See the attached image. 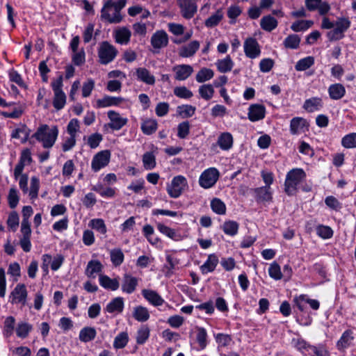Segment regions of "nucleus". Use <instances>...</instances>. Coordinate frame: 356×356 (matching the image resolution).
<instances>
[{
    "instance_id": "obj_37",
    "label": "nucleus",
    "mask_w": 356,
    "mask_h": 356,
    "mask_svg": "<svg viewBox=\"0 0 356 356\" xmlns=\"http://www.w3.org/2000/svg\"><path fill=\"white\" fill-rule=\"evenodd\" d=\"M143 167L145 170H150L156 167V157L152 152H147L143 156Z\"/></svg>"
},
{
    "instance_id": "obj_49",
    "label": "nucleus",
    "mask_w": 356,
    "mask_h": 356,
    "mask_svg": "<svg viewBox=\"0 0 356 356\" xmlns=\"http://www.w3.org/2000/svg\"><path fill=\"white\" fill-rule=\"evenodd\" d=\"M111 260L115 266L121 265L124 261V254L121 249H113L110 252Z\"/></svg>"
},
{
    "instance_id": "obj_7",
    "label": "nucleus",
    "mask_w": 356,
    "mask_h": 356,
    "mask_svg": "<svg viewBox=\"0 0 356 356\" xmlns=\"http://www.w3.org/2000/svg\"><path fill=\"white\" fill-rule=\"evenodd\" d=\"M106 1L104 2V6L101 10V18L109 23H120L122 19V17L120 15L121 10H118L117 12L116 6L115 5L112 6H107L106 8Z\"/></svg>"
},
{
    "instance_id": "obj_4",
    "label": "nucleus",
    "mask_w": 356,
    "mask_h": 356,
    "mask_svg": "<svg viewBox=\"0 0 356 356\" xmlns=\"http://www.w3.org/2000/svg\"><path fill=\"white\" fill-rule=\"evenodd\" d=\"M118 54L116 48L105 41L103 42L98 50V56L100 63L107 65L112 62Z\"/></svg>"
},
{
    "instance_id": "obj_24",
    "label": "nucleus",
    "mask_w": 356,
    "mask_h": 356,
    "mask_svg": "<svg viewBox=\"0 0 356 356\" xmlns=\"http://www.w3.org/2000/svg\"><path fill=\"white\" fill-rule=\"evenodd\" d=\"M330 97L334 100L341 99L346 94V89L341 83H334L328 88Z\"/></svg>"
},
{
    "instance_id": "obj_6",
    "label": "nucleus",
    "mask_w": 356,
    "mask_h": 356,
    "mask_svg": "<svg viewBox=\"0 0 356 356\" xmlns=\"http://www.w3.org/2000/svg\"><path fill=\"white\" fill-rule=\"evenodd\" d=\"M219 176V171L216 168H209L200 175L199 184L203 188H210L216 184Z\"/></svg>"
},
{
    "instance_id": "obj_58",
    "label": "nucleus",
    "mask_w": 356,
    "mask_h": 356,
    "mask_svg": "<svg viewBox=\"0 0 356 356\" xmlns=\"http://www.w3.org/2000/svg\"><path fill=\"white\" fill-rule=\"evenodd\" d=\"M92 190L98 193L102 197H112L115 195V190L111 188H104L102 185H97L92 188Z\"/></svg>"
},
{
    "instance_id": "obj_32",
    "label": "nucleus",
    "mask_w": 356,
    "mask_h": 356,
    "mask_svg": "<svg viewBox=\"0 0 356 356\" xmlns=\"http://www.w3.org/2000/svg\"><path fill=\"white\" fill-rule=\"evenodd\" d=\"M218 70L221 73L230 72L234 67V62L229 55L223 59H219L216 63Z\"/></svg>"
},
{
    "instance_id": "obj_46",
    "label": "nucleus",
    "mask_w": 356,
    "mask_h": 356,
    "mask_svg": "<svg viewBox=\"0 0 356 356\" xmlns=\"http://www.w3.org/2000/svg\"><path fill=\"white\" fill-rule=\"evenodd\" d=\"M211 207L213 212L218 215H224L226 213L225 204L219 198H213L211 201Z\"/></svg>"
},
{
    "instance_id": "obj_13",
    "label": "nucleus",
    "mask_w": 356,
    "mask_h": 356,
    "mask_svg": "<svg viewBox=\"0 0 356 356\" xmlns=\"http://www.w3.org/2000/svg\"><path fill=\"white\" fill-rule=\"evenodd\" d=\"M168 44V36L165 31H157L151 38V44L154 49H160Z\"/></svg>"
},
{
    "instance_id": "obj_42",
    "label": "nucleus",
    "mask_w": 356,
    "mask_h": 356,
    "mask_svg": "<svg viewBox=\"0 0 356 356\" xmlns=\"http://www.w3.org/2000/svg\"><path fill=\"white\" fill-rule=\"evenodd\" d=\"M314 64V58L313 56H307L299 60L296 65L295 69L297 71H305L309 69Z\"/></svg>"
},
{
    "instance_id": "obj_38",
    "label": "nucleus",
    "mask_w": 356,
    "mask_h": 356,
    "mask_svg": "<svg viewBox=\"0 0 356 356\" xmlns=\"http://www.w3.org/2000/svg\"><path fill=\"white\" fill-rule=\"evenodd\" d=\"M131 31L127 28H122L116 31V42L121 44H127L130 40Z\"/></svg>"
},
{
    "instance_id": "obj_48",
    "label": "nucleus",
    "mask_w": 356,
    "mask_h": 356,
    "mask_svg": "<svg viewBox=\"0 0 356 356\" xmlns=\"http://www.w3.org/2000/svg\"><path fill=\"white\" fill-rule=\"evenodd\" d=\"M195 107L192 105L185 104L179 106L177 108V113L182 118H190L195 113Z\"/></svg>"
},
{
    "instance_id": "obj_50",
    "label": "nucleus",
    "mask_w": 356,
    "mask_h": 356,
    "mask_svg": "<svg viewBox=\"0 0 356 356\" xmlns=\"http://www.w3.org/2000/svg\"><path fill=\"white\" fill-rule=\"evenodd\" d=\"M313 24L312 20H298L292 24L291 29L295 32L302 31L310 28Z\"/></svg>"
},
{
    "instance_id": "obj_35",
    "label": "nucleus",
    "mask_w": 356,
    "mask_h": 356,
    "mask_svg": "<svg viewBox=\"0 0 356 356\" xmlns=\"http://www.w3.org/2000/svg\"><path fill=\"white\" fill-rule=\"evenodd\" d=\"M239 224L234 220H227L222 225L221 229L227 235L234 236L238 234Z\"/></svg>"
},
{
    "instance_id": "obj_30",
    "label": "nucleus",
    "mask_w": 356,
    "mask_h": 356,
    "mask_svg": "<svg viewBox=\"0 0 356 356\" xmlns=\"http://www.w3.org/2000/svg\"><path fill=\"white\" fill-rule=\"evenodd\" d=\"M124 309V300L121 297L113 298L106 307V311L108 313H121Z\"/></svg>"
},
{
    "instance_id": "obj_31",
    "label": "nucleus",
    "mask_w": 356,
    "mask_h": 356,
    "mask_svg": "<svg viewBox=\"0 0 356 356\" xmlns=\"http://www.w3.org/2000/svg\"><path fill=\"white\" fill-rule=\"evenodd\" d=\"M100 285L106 289L115 291L119 288V282L117 279H111L107 275H100L99 277Z\"/></svg>"
},
{
    "instance_id": "obj_1",
    "label": "nucleus",
    "mask_w": 356,
    "mask_h": 356,
    "mask_svg": "<svg viewBox=\"0 0 356 356\" xmlns=\"http://www.w3.org/2000/svg\"><path fill=\"white\" fill-rule=\"evenodd\" d=\"M350 24V21L346 17H339L335 22H332L325 17L322 20L321 28L331 29L326 36L330 41H337L344 37V33L349 29Z\"/></svg>"
},
{
    "instance_id": "obj_54",
    "label": "nucleus",
    "mask_w": 356,
    "mask_h": 356,
    "mask_svg": "<svg viewBox=\"0 0 356 356\" xmlns=\"http://www.w3.org/2000/svg\"><path fill=\"white\" fill-rule=\"evenodd\" d=\"M173 92L175 95L181 99H188L191 98L193 95L192 91L185 86L175 87Z\"/></svg>"
},
{
    "instance_id": "obj_9",
    "label": "nucleus",
    "mask_w": 356,
    "mask_h": 356,
    "mask_svg": "<svg viewBox=\"0 0 356 356\" xmlns=\"http://www.w3.org/2000/svg\"><path fill=\"white\" fill-rule=\"evenodd\" d=\"M199 0H177L181 15L186 19L192 18L197 12V1Z\"/></svg>"
},
{
    "instance_id": "obj_47",
    "label": "nucleus",
    "mask_w": 356,
    "mask_h": 356,
    "mask_svg": "<svg viewBox=\"0 0 356 356\" xmlns=\"http://www.w3.org/2000/svg\"><path fill=\"white\" fill-rule=\"evenodd\" d=\"M198 92L202 99L208 101L213 97L214 89L211 84H204L200 86Z\"/></svg>"
},
{
    "instance_id": "obj_36",
    "label": "nucleus",
    "mask_w": 356,
    "mask_h": 356,
    "mask_svg": "<svg viewBox=\"0 0 356 356\" xmlns=\"http://www.w3.org/2000/svg\"><path fill=\"white\" fill-rule=\"evenodd\" d=\"M133 316L139 322H145L149 318V313L146 307L137 306L134 309Z\"/></svg>"
},
{
    "instance_id": "obj_25",
    "label": "nucleus",
    "mask_w": 356,
    "mask_h": 356,
    "mask_svg": "<svg viewBox=\"0 0 356 356\" xmlns=\"http://www.w3.org/2000/svg\"><path fill=\"white\" fill-rule=\"evenodd\" d=\"M200 47V43L197 40L192 41L187 45L182 47L179 52L181 57L188 58L193 56Z\"/></svg>"
},
{
    "instance_id": "obj_53",
    "label": "nucleus",
    "mask_w": 356,
    "mask_h": 356,
    "mask_svg": "<svg viewBox=\"0 0 356 356\" xmlns=\"http://www.w3.org/2000/svg\"><path fill=\"white\" fill-rule=\"evenodd\" d=\"M129 337L127 332H121L118 334L113 342V346L117 348H123L128 343Z\"/></svg>"
},
{
    "instance_id": "obj_61",
    "label": "nucleus",
    "mask_w": 356,
    "mask_h": 356,
    "mask_svg": "<svg viewBox=\"0 0 356 356\" xmlns=\"http://www.w3.org/2000/svg\"><path fill=\"white\" fill-rule=\"evenodd\" d=\"M207 333L204 327H197V341L202 349L207 346Z\"/></svg>"
},
{
    "instance_id": "obj_41",
    "label": "nucleus",
    "mask_w": 356,
    "mask_h": 356,
    "mask_svg": "<svg viewBox=\"0 0 356 356\" xmlns=\"http://www.w3.org/2000/svg\"><path fill=\"white\" fill-rule=\"evenodd\" d=\"M214 72L209 68L203 67L196 74L195 79L198 83H204L213 78Z\"/></svg>"
},
{
    "instance_id": "obj_57",
    "label": "nucleus",
    "mask_w": 356,
    "mask_h": 356,
    "mask_svg": "<svg viewBox=\"0 0 356 356\" xmlns=\"http://www.w3.org/2000/svg\"><path fill=\"white\" fill-rule=\"evenodd\" d=\"M149 337V329L144 325L137 332L136 342L138 344H143Z\"/></svg>"
},
{
    "instance_id": "obj_18",
    "label": "nucleus",
    "mask_w": 356,
    "mask_h": 356,
    "mask_svg": "<svg viewBox=\"0 0 356 356\" xmlns=\"http://www.w3.org/2000/svg\"><path fill=\"white\" fill-rule=\"evenodd\" d=\"M266 108L262 104H252L248 109V118L252 122L262 120L265 117Z\"/></svg>"
},
{
    "instance_id": "obj_23",
    "label": "nucleus",
    "mask_w": 356,
    "mask_h": 356,
    "mask_svg": "<svg viewBox=\"0 0 356 356\" xmlns=\"http://www.w3.org/2000/svg\"><path fill=\"white\" fill-rule=\"evenodd\" d=\"M138 284V280L130 275L125 274L122 284V290L129 294L132 293Z\"/></svg>"
},
{
    "instance_id": "obj_15",
    "label": "nucleus",
    "mask_w": 356,
    "mask_h": 356,
    "mask_svg": "<svg viewBox=\"0 0 356 356\" xmlns=\"http://www.w3.org/2000/svg\"><path fill=\"white\" fill-rule=\"evenodd\" d=\"M108 118L111 121L108 125L113 130H120L127 122V118H122L118 113L114 111H109L108 112Z\"/></svg>"
},
{
    "instance_id": "obj_64",
    "label": "nucleus",
    "mask_w": 356,
    "mask_h": 356,
    "mask_svg": "<svg viewBox=\"0 0 356 356\" xmlns=\"http://www.w3.org/2000/svg\"><path fill=\"white\" fill-rule=\"evenodd\" d=\"M325 204L330 209L339 211L342 208L341 203L334 196H327L325 200Z\"/></svg>"
},
{
    "instance_id": "obj_3",
    "label": "nucleus",
    "mask_w": 356,
    "mask_h": 356,
    "mask_svg": "<svg viewBox=\"0 0 356 356\" xmlns=\"http://www.w3.org/2000/svg\"><path fill=\"white\" fill-rule=\"evenodd\" d=\"M58 134V130L56 127H49L48 125L44 124L38 129L33 136L38 141L42 142L44 148H50L55 143Z\"/></svg>"
},
{
    "instance_id": "obj_10",
    "label": "nucleus",
    "mask_w": 356,
    "mask_h": 356,
    "mask_svg": "<svg viewBox=\"0 0 356 356\" xmlns=\"http://www.w3.org/2000/svg\"><path fill=\"white\" fill-rule=\"evenodd\" d=\"M27 298V290L24 284H18L10 293V302L12 304L21 303L23 305H26Z\"/></svg>"
},
{
    "instance_id": "obj_14",
    "label": "nucleus",
    "mask_w": 356,
    "mask_h": 356,
    "mask_svg": "<svg viewBox=\"0 0 356 356\" xmlns=\"http://www.w3.org/2000/svg\"><path fill=\"white\" fill-rule=\"evenodd\" d=\"M172 71L175 73L176 80L184 81L193 74V68L190 65L182 64L174 66Z\"/></svg>"
},
{
    "instance_id": "obj_26",
    "label": "nucleus",
    "mask_w": 356,
    "mask_h": 356,
    "mask_svg": "<svg viewBox=\"0 0 356 356\" xmlns=\"http://www.w3.org/2000/svg\"><path fill=\"white\" fill-rule=\"evenodd\" d=\"M322 106V99L319 97H312L306 99L303 104V108L309 113L318 111L321 108Z\"/></svg>"
},
{
    "instance_id": "obj_29",
    "label": "nucleus",
    "mask_w": 356,
    "mask_h": 356,
    "mask_svg": "<svg viewBox=\"0 0 356 356\" xmlns=\"http://www.w3.org/2000/svg\"><path fill=\"white\" fill-rule=\"evenodd\" d=\"M218 263V259L215 254H210L207 261L200 266L201 272L203 274L213 272Z\"/></svg>"
},
{
    "instance_id": "obj_55",
    "label": "nucleus",
    "mask_w": 356,
    "mask_h": 356,
    "mask_svg": "<svg viewBox=\"0 0 356 356\" xmlns=\"http://www.w3.org/2000/svg\"><path fill=\"white\" fill-rule=\"evenodd\" d=\"M341 145L346 148L356 147V133H351L343 137Z\"/></svg>"
},
{
    "instance_id": "obj_27",
    "label": "nucleus",
    "mask_w": 356,
    "mask_h": 356,
    "mask_svg": "<svg viewBox=\"0 0 356 356\" xmlns=\"http://www.w3.org/2000/svg\"><path fill=\"white\" fill-rule=\"evenodd\" d=\"M217 143L221 149L229 150L233 145V137L228 132L222 133L219 136Z\"/></svg>"
},
{
    "instance_id": "obj_17",
    "label": "nucleus",
    "mask_w": 356,
    "mask_h": 356,
    "mask_svg": "<svg viewBox=\"0 0 356 356\" xmlns=\"http://www.w3.org/2000/svg\"><path fill=\"white\" fill-rule=\"evenodd\" d=\"M252 191L257 202H265L272 200V192L269 186L259 187Z\"/></svg>"
},
{
    "instance_id": "obj_20",
    "label": "nucleus",
    "mask_w": 356,
    "mask_h": 356,
    "mask_svg": "<svg viewBox=\"0 0 356 356\" xmlns=\"http://www.w3.org/2000/svg\"><path fill=\"white\" fill-rule=\"evenodd\" d=\"M354 339L353 333L350 330H346L337 343V347L339 350H343L353 344Z\"/></svg>"
},
{
    "instance_id": "obj_39",
    "label": "nucleus",
    "mask_w": 356,
    "mask_h": 356,
    "mask_svg": "<svg viewBox=\"0 0 356 356\" xmlns=\"http://www.w3.org/2000/svg\"><path fill=\"white\" fill-rule=\"evenodd\" d=\"M157 125L155 120L148 119L142 123L141 129L145 134L151 135L156 131Z\"/></svg>"
},
{
    "instance_id": "obj_34",
    "label": "nucleus",
    "mask_w": 356,
    "mask_h": 356,
    "mask_svg": "<svg viewBox=\"0 0 356 356\" xmlns=\"http://www.w3.org/2000/svg\"><path fill=\"white\" fill-rule=\"evenodd\" d=\"M277 19L271 15L264 16L260 20L261 29L266 31L270 32L277 26Z\"/></svg>"
},
{
    "instance_id": "obj_19",
    "label": "nucleus",
    "mask_w": 356,
    "mask_h": 356,
    "mask_svg": "<svg viewBox=\"0 0 356 356\" xmlns=\"http://www.w3.org/2000/svg\"><path fill=\"white\" fill-rule=\"evenodd\" d=\"M308 127L307 120L300 117H296L290 122V132L293 135L299 134L304 131L305 127Z\"/></svg>"
},
{
    "instance_id": "obj_12",
    "label": "nucleus",
    "mask_w": 356,
    "mask_h": 356,
    "mask_svg": "<svg viewBox=\"0 0 356 356\" xmlns=\"http://www.w3.org/2000/svg\"><path fill=\"white\" fill-rule=\"evenodd\" d=\"M32 162L31 152L29 149H24L20 156L19 161L16 165L14 170V176L17 179L22 174L25 165H29Z\"/></svg>"
},
{
    "instance_id": "obj_56",
    "label": "nucleus",
    "mask_w": 356,
    "mask_h": 356,
    "mask_svg": "<svg viewBox=\"0 0 356 356\" xmlns=\"http://www.w3.org/2000/svg\"><path fill=\"white\" fill-rule=\"evenodd\" d=\"M223 15L220 10H217L214 14L211 15L205 22L207 27H213L218 24L222 19Z\"/></svg>"
},
{
    "instance_id": "obj_21",
    "label": "nucleus",
    "mask_w": 356,
    "mask_h": 356,
    "mask_svg": "<svg viewBox=\"0 0 356 356\" xmlns=\"http://www.w3.org/2000/svg\"><path fill=\"white\" fill-rule=\"evenodd\" d=\"M142 294L143 297L154 306H161L164 302V300L155 291L143 289Z\"/></svg>"
},
{
    "instance_id": "obj_60",
    "label": "nucleus",
    "mask_w": 356,
    "mask_h": 356,
    "mask_svg": "<svg viewBox=\"0 0 356 356\" xmlns=\"http://www.w3.org/2000/svg\"><path fill=\"white\" fill-rule=\"evenodd\" d=\"M268 273L270 277L275 280H280L282 277L280 266L275 262L270 264L268 268Z\"/></svg>"
},
{
    "instance_id": "obj_16",
    "label": "nucleus",
    "mask_w": 356,
    "mask_h": 356,
    "mask_svg": "<svg viewBox=\"0 0 356 356\" xmlns=\"http://www.w3.org/2000/svg\"><path fill=\"white\" fill-rule=\"evenodd\" d=\"M135 75L138 81L145 84L153 86L155 83V76L145 67L136 68Z\"/></svg>"
},
{
    "instance_id": "obj_59",
    "label": "nucleus",
    "mask_w": 356,
    "mask_h": 356,
    "mask_svg": "<svg viewBox=\"0 0 356 356\" xmlns=\"http://www.w3.org/2000/svg\"><path fill=\"white\" fill-rule=\"evenodd\" d=\"M190 132V124L188 121L182 122L177 126V136L179 138H186Z\"/></svg>"
},
{
    "instance_id": "obj_22",
    "label": "nucleus",
    "mask_w": 356,
    "mask_h": 356,
    "mask_svg": "<svg viewBox=\"0 0 356 356\" xmlns=\"http://www.w3.org/2000/svg\"><path fill=\"white\" fill-rule=\"evenodd\" d=\"M124 101L120 97H111L108 95L104 96L102 99L97 100V106L99 108H104L112 106H118Z\"/></svg>"
},
{
    "instance_id": "obj_5",
    "label": "nucleus",
    "mask_w": 356,
    "mask_h": 356,
    "mask_svg": "<svg viewBox=\"0 0 356 356\" xmlns=\"http://www.w3.org/2000/svg\"><path fill=\"white\" fill-rule=\"evenodd\" d=\"M188 186L186 179L182 175H177L173 177L170 184L167 186V192L172 198L179 197L183 193L184 188Z\"/></svg>"
},
{
    "instance_id": "obj_62",
    "label": "nucleus",
    "mask_w": 356,
    "mask_h": 356,
    "mask_svg": "<svg viewBox=\"0 0 356 356\" xmlns=\"http://www.w3.org/2000/svg\"><path fill=\"white\" fill-rule=\"evenodd\" d=\"M317 234L323 238H330L333 236V231L329 226L318 225L316 227Z\"/></svg>"
},
{
    "instance_id": "obj_52",
    "label": "nucleus",
    "mask_w": 356,
    "mask_h": 356,
    "mask_svg": "<svg viewBox=\"0 0 356 356\" xmlns=\"http://www.w3.org/2000/svg\"><path fill=\"white\" fill-rule=\"evenodd\" d=\"M89 226L95 229L102 234H105L107 232L106 226L102 218H95L90 221Z\"/></svg>"
},
{
    "instance_id": "obj_63",
    "label": "nucleus",
    "mask_w": 356,
    "mask_h": 356,
    "mask_svg": "<svg viewBox=\"0 0 356 356\" xmlns=\"http://www.w3.org/2000/svg\"><path fill=\"white\" fill-rule=\"evenodd\" d=\"M8 201L9 207L11 209H14L17 207L19 202V196L17 191L15 188H11L9 191L8 195Z\"/></svg>"
},
{
    "instance_id": "obj_2",
    "label": "nucleus",
    "mask_w": 356,
    "mask_h": 356,
    "mask_svg": "<svg viewBox=\"0 0 356 356\" xmlns=\"http://www.w3.org/2000/svg\"><path fill=\"white\" fill-rule=\"evenodd\" d=\"M306 178L305 171L301 168H293L287 172L284 181V191L288 195H293L298 191V186Z\"/></svg>"
},
{
    "instance_id": "obj_44",
    "label": "nucleus",
    "mask_w": 356,
    "mask_h": 356,
    "mask_svg": "<svg viewBox=\"0 0 356 356\" xmlns=\"http://www.w3.org/2000/svg\"><path fill=\"white\" fill-rule=\"evenodd\" d=\"M15 325V318L12 316H8L3 323V334L6 337H10L14 332Z\"/></svg>"
},
{
    "instance_id": "obj_45",
    "label": "nucleus",
    "mask_w": 356,
    "mask_h": 356,
    "mask_svg": "<svg viewBox=\"0 0 356 356\" xmlns=\"http://www.w3.org/2000/svg\"><path fill=\"white\" fill-rule=\"evenodd\" d=\"M32 328V325L28 323H19L16 327L17 336L19 338L24 339L28 337Z\"/></svg>"
},
{
    "instance_id": "obj_11",
    "label": "nucleus",
    "mask_w": 356,
    "mask_h": 356,
    "mask_svg": "<svg viewBox=\"0 0 356 356\" xmlns=\"http://www.w3.org/2000/svg\"><path fill=\"white\" fill-rule=\"evenodd\" d=\"M243 47L245 56L250 58H256L261 54L259 44L254 38H248L244 42Z\"/></svg>"
},
{
    "instance_id": "obj_28",
    "label": "nucleus",
    "mask_w": 356,
    "mask_h": 356,
    "mask_svg": "<svg viewBox=\"0 0 356 356\" xmlns=\"http://www.w3.org/2000/svg\"><path fill=\"white\" fill-rule=\"evenodd\" d=\"M97 335L96 330L92 327H84L80 330L79 339L81 341L87 343L94 340Z\"/></svg>"
},
{
    "instance_id": "obj_51",
    "label": "nucleus",
    "mask_w": 356,
    "mask_h": 356,
    "mask_svg": "<svg viewBox=\"0 0 356 356\" xmlns=\"http://www.w3.org/2000/svg\"><path fill=\"white\" fill-rule=\"evenodd\" d=\"M157 229L159 231L162 233L163 234L167 236L171 239H173L175 241H177L179 239V236L177 234L175 229H171L170 227L158 223L157 224Z\"/></svg>"
},
{
    "instance_id": "obj_43",
    "label": "nucleus",
    "mask_w": 356,
    "mask_h": 356,
    "mask_svg": "<svg viewBox=\"0 0 356 356\" xmlns=\"http://www.w3.org/2000/svg\"><path fill=\"white\" fill-rule=\"evenodd\" d=\"M53 106L57 110H61L66 104V95L64 92H54Z\"/></svg>"
},
{
    "instance_id": "obj_8",
    "label": "nucleus",
    "mask_w": 356,
    "mask_h": 356,
    "mask_svg": "<svg viewBox=\"0 0 356 356\" xmlns=\"http://www.w3.org/2000/svg\"><path fill=\"white\" fill-rule=\"evenodd\" d=\"M111 159V152L108 150H103L95 154L92 160L91 168L93 171L97 172L106 166Z\"/></svg>"
},
{
    "instance_id": "obj_33",
    "label": "nucleus",
    "mask_w": 356,
    "mask_h": 356,
    "mask_svg": "<svg viewBox=\"0 0 356 356\" xmlns=\"http://www.w3.org/2000/svg\"><path fill=\"white\" fill-rule=\"evenodd\" d=\"M102 265L97 260H91L88 263L86 275L88 277L95 278L97 274L102 271Z\"/></svg>"
},
{
    "instance_id": "obj_40",
    "label": "nucleus",
    "mask_w": 356,
    "mask_h": 356,
    "mask_svg": "<svg viewBox=\"0 0 356 356\" xmlns=\"http://www.w3.org/2000/svg\"><path fill=\"white\" fill-rule=\"evenodd\" d=\"M300 42V38L298 35L291 34L284 39L283 44L287 49H296L299 47Z\"/></svg>"
}]
</instances>
